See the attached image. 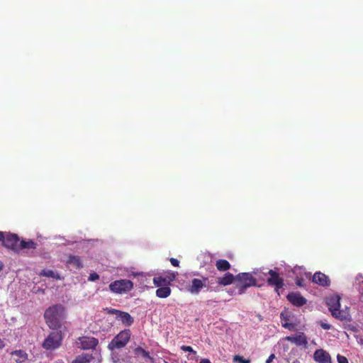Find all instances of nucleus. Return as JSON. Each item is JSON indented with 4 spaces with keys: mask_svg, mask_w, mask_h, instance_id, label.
Instances as JSON below:
<instances>
[{
    "mask_svg": "<svg viewBox=\"0 0 363 363\" xmlns=\"http://www.w3.org/2000/svg\"><path fill=\"white\" fill-rule=\"evenodd\" d=\"M50 329L52 331L47 336V350L60 347L63 338L61 328Z\"/></svg>",
    "mask_w": 363,
    "mask_h": 363,
    "instance_id": "6",
    "label": "nucleus"
},
{
    "mask_svg": "<svg viewBox=\"0 0 363 363\" xmlns=\"http://www.w3.org/2000/svg\"><path fill=\"white\" fill-rule=\"evenodd\" d=\"M40 274L41 276H45V269H43V270L40 272Z\"/></svg>",
    "mask_w": 363,
    "mask_h": 363,
    "instance_id": "40",
    "label": "nucleus"
},
{
    "mask_svg": "<svg viewBox=\"0 0 363 363\" xmlns=\"http://www.w3.org/2000/svg\"><path fill=\"white\" fill-rule=\"evenodd\" d=\"M131 333L129 329L121 331L116 335L108 345V350L113 351L124 347L130 341Z\"/></svg>",
    "mask_w": 363,
    "mask_h": 363,
    "instance_id": "4",
    "label": "nucleus"
},
{
    "mask_svg": "<svg viewBox=\"0 0 363 363\" xmlns=\"http://www.w3.org/2000/svg\"><path fill=\"white\" fill-rule=\"evenodd\" d=\"M314 360L319 363H331L330 354L322 349L317 350L313 354Z\"/></svg>",
    "mask_w": 363,
    "mask_h": 363,
    "instance_id": "15",
    "label": "nucleus"
},
{
    "mask_svg": "<svg viewBox=\"0 0 363 363\" xmlns=\"http://www.w3.org/2000/svg\"><path fill=\"white\" fill-rule=\"evenodd\" d=\"M320 325L321 328L325 330H330L331 328V325L328 323L320 322Z\"/></svg>",
    "mask_w": 363,
    "mask_h": 363,
    "instance_id": "34",
    "label": "nucleus"
},
{
    "mask_svg": "<svg viewBox=\"0 0 363 363\" xmlns=\"http://www.w3.org/2000/svg\"><path fill=\"white\" fill-rule=\"evenodd\" d=\"M153 283L157 287H162L165 286H169V280H167V277L162 276L155 277L153 278Z\"/></svg>",
    "mask_w": 363,
    "mask_h": 363,
    "instance_id": "23",
    "label": "nucleus"
},
{
    "mask_svg": "<svg viewBox=\"0 0 363 363\" xmlns=\"http://www.w3.org/2000/svg\"><path fill=\"white\" fill-rule=\"evenodd\" d=\"M42 347L45 348V345H46V343H45V340H44V341L42 342Z\"/></svg>",
    "mask_w": 363,
    "mask_h": 363,
    "instance_id": "42",
    "label": "nucleus"
},
{
    "mask_svg": "<svg viewBox=\"0 0 363 363\" xmlns=\"http://www.w3.org/2000/svg\"><path fill=\"white\" fill-rule=\"evenodd\" d=\"M169 261L171 262V264L174 266V267H179V262L178 259H177L176 258H170L169 259Z\"/></svg>",
    "mask_w": 363,
    "mask_h": 363,
    "instance_id": "33",
    "label": "nucleus"
},
{
    "mask_svg": "<svg viewBox=\"0 0 363 363\" xmlns=\"http://www.w3.org/2000/svg\"><path fill=\"white\" fill-rule=\"evenodd\" d=\"M337 360L338 363H348V360H347V357H345V356L340 355V354H337Z\"/></svg>",
    "mask_w": 363,
    "mask_h": 363,
    "instance_id": "30",
    "label": "nucleus"
},
{
    "mask_svg": "<svg viewBox=\"0 0 363 363\" xmlns=\"http://www.w3.org/2000/svg\"><path fill=\"white\" fill-rule=\"evenodd\" d=\"M65 308L56 304L47 309V325L50 328H61L65 319Z\"/></svg>",
    "mask_w": 363,
    "mask_h": 363,
    "instance_id": "1",
    "label": "nucleus"
},
{
    "mask_svg": "<svg viewBox=\"0 0 363 363\" xmlns=\"http://www.w3.org/2000/svg\"><path fill=\"white\" fill-rule=\"evenodd\" d=\"M181 350L184 352H189L196 354V351H194L191 346L182 345L181 347Z\"/></svg>",
    "mask_w": 363,
    "mask_h": 363,
    "instance_id": "28",
    "label": "nucleus"
},
{
    "mask_svg": "<svg viewBox=\"0 0 363 363\" xmlns=\"http://www.w3.org/2000/svg\"><path fill=\"white\" fill-rule=\"evenodd\" d=\"M304 282H305V280L303 278H297L296 279V284L298 286L303 287L305 286Z\"/></svg>",
    "mask_w": 363,
    "mask_h": 363,
    "instance_id": "31",
    "label": "nucleus"
},
{
    "mask_svg": "<svg viewBox=\"0 0 363 363\" xmlns=\"http://www.w3.org/2000/svg\"><path fill=\"white\" fill-rule=\"evenodd\" d=\"M92 358L93 357L91 354H83L82 355L77 356L72 363H89L92 359Z\"/></svg>",
    "mask_w": 363,
    "mask_h": 363,
    "instance_id": "24",
    "label": "nucleus"
},
{
    "mask_svg": "<svg viewBox=\"0 0 363 363\" xmlns=\"http://www.w3.org/2000/svg\"><path fill=\"white\" fill-rule=\"evenodd\" d=\"M207 282H208V278L206 277H202V279L194 278L191 280V284L188 286L187 290L191 294L195 295L199 294L204 287L207 288V291H215L211 286L206 284Z\"/></svg>",
    "mask_w": 363,
    "mask_h": 363,
    "instance_id": "5",
    "label": "nucleus"
},
{
    "mask_svg": "<svg viewBox=\"0 0 363 363\" xmlns=\"http://www.w3.org/2000/svg\"><path fill=\"white\" fill-rule=\"evenodd\" d=\"M12 355L16 356L17 358L15 359L16 363H21L28 359V354L26 352L21 350H15L11 352Z\"/></svg>",
    "mask_w": 363,
    "mask_h": 363,
    "instance_id": "21",
    "label": "nucleus"
},
{
    "mask_svg": "<svg viewBox=\"0 0 363 363\" xmlns=\"http://www.w3.org/2000/svg\"><path fill=\"white\" fill-rule=\"evenodd\" d=\"M167 280H169V284L172 281H173L175 279V274L174 273H171L169 275L166 277Z\"/></svg>",
    "mask_w": 363,
    "mask_h": 363,
    "instance_id": "35",
    "label": "nucleus"
},
{
    "mask_svg": "<svg viewBox=\"0 0 363 363\" xmlns=\"http://www.w3.org/2000/svg\"><path fill=\"white\" fill-rule=\"evenodd\" d=\"M121 313V311L114 309V308L108 310V313L116 315L117 318H118Z\"/></svg>",
    "mask_w": 363,
    "mask_h": 363,
    "instance_id": "32",
    "label": "nucleus"
},
{
    "mask_svg": "<svg viewBox=\"0 0 363 363\" xmlns=\"http://www.w3.org/2000/svg\"><path fill=\"white\" fill-rule=\"evenodd\" d=\"M4 268V264L1 261H0V271H1Z\"/></svg>",
    "mask_w": 363,
    "mask_h": 363,
    "instance_id": "41",
    "label": "nucleus"
},
{
    "mask_svg": "<svg viewBox=\"0 0 363 363\" xmlns=\"http://www.w3.org/2000/svg\"><path fill=\"white\" fill-rule=\"evenodd\" d=\"M4 240L2 246L15 252H18L20 239L16 234L9 232H4Z\"/></svg>",
    "mask_w": 363,
    "mask_h": 363,
    "instance_id": "8",
    "label": "nucleus"
},
{
    "mask_svg": "<svg viewBox=\"0 0 363 363\" xmlns=\"http://www.w3.org/2000/svg\"><path fill=\"white\" fill-rule=\"evenodd\" d=\"M133 289V283L128 279H119L109 284V289L116 294L127 293Z\"/></svg>",
    "mask_w": 363,
    "mask_h": 363,
    "instance_id": "7",
    "label": "nucleus"
},
{
    "mask_svg": "<svg viewBox=\"0 0 363 363\" xmlns=\"http://www.w3.org/2000/svg\"><path fill=\"white\" fill-rule=\"evenodd\" d=\"M80 344L83 350H94L99 344V340L93 337H82L80 338Z\"/></svg>",
    "mask_w": 363,
    "mask_h": 363,
    "instance_id": "12",
    "label": "nucleus"
},
{
    "mask_svg": "<svg viewBox=\"0 0 363 363\" xmlns=\"http://www.w3.org/2000/svg\"><path fill=\"white\" fill-rule=\"evenodd\" d=\"M164 363H168V362L164 361Z\"/></svg>",
    "mask_w": 363,
    "mask_h": 363,
    "instance_id": "44",
    "label": "nucleus"
},
{
    "mask_svg": "<svg viewBox=\"0 0 363 363\" xmlns=\"http://www.w3.org/2000/svg\"><path fill=\"white\" fill-rule=\"evenodd\" d=\"M171 289L169 286L159 287L156 290V296L161 298H165L171 294Z\"/></svg>",
    "mask_w": 363,
    "mask_h": 363,
    "instance_id": "20",
    "label": "nucleus"
},
{
    "mask_svg": "<svg viewBox=\"0 0 363 363\" xmlns=\"http://www.w3.org/2000/svg\"><path fill=\"white\" fill-rule=\"evenodd\" d=\"M237 275L234 276L232 273L226 272L223 277L217 279V282L220 286H228L233 282L236 283Z\"/></svg>",
    "mask_w": 363,
    "mask_h": 363,
    "instance_id": "16",
    "label": "nucleus"
},
{
    "mask_svg": "<svg viewBox=\"0 0 363 363\" xmlns=\"http://www.w3.org/2000/svg\"><path fill=\"white\" fill-rule=\"evenodd\" d=\"M293 315L288 310H284L280 314V319L283 328L289 330H294L296 328V324L292 322Z\"/></svg>",
    "mask_w": 363,
    "mask_h": 363,
    "instance_id": "10",
    "label": "nucleus"
},
{
    "mask_svg": "<svg viewBox=\"0 0 363 363\" xmlns=\"http://www.w3.org/2000/svg\"><path fill=\"white\" fill-rule=\"evenodd\" d=\"M125 326H130L133 322V318L127 312L121 311L118 318Z\"/></svg>",
    "mask_w": 363,
    "mask_h": 363,
    "instance_id": "18",
    "label": "nucleus"
},
{
    "mask_svg": "<svg viewBox=\"0 0 363 363\" xmlns=\"http://www.w3.org/2000/svg\"><path fill=\"white\" fill-rule=\"evenodd\" d=\"M286 298L292 305L297 307H301L307 302V300L299 292H291L287 295Z\"/></svg>",
    "mask_w": 363,
    "mask_h": 363,
    "instance_id": "11",
    "label": "nucleus"
},
{
    "mask_svg": "<svg viewBox=\"0 0 363 363\" xmlns=\"http://www.w3.org/2000/svg\"><path fill=\"white\" fill-rule=\"evenodd\" d=\"M340 297L337 295H332L328 297L326 299V303L328 306V309L334 318L341 321L350 320V314L349 310L347 308H345V310H340Z\"/></svg>",
    "mask_w": 363,
    "mask_h": 363,
    "instance_id": "2",
    "label": "nucleus"
},
{
    "mask_svg": "<svg viewBox=\"0 0 363 363\" xmlns=\"http://www.w3.org/2000/svg\"><path fill=\"white\" fill-rule=\"evenodd\" d=\"M233 361L235 362H238L239 363H250V359H244L243 357L240 356V355L234 356Z\"/></svg>",
    "mask_w": 363,
    "mask_h": 363,
    "instance_id": "26",
    "label": "nucleus"
},
{
    "mask_svg": "<svg viewBox=\"0 0 363 363\" xmlns=\"http://www.w3.org/2000/svg\"><path fill=\"white\" fill-rule=\"evenodd\" d=\"M47 277H52L56 279H60V276L52 270L47 271Z\"/></svg>",
    "mask_w": 363,
    "mask_h": 363,
    "instance_id": "27",
    "label": "nucleus"
},
{
    "mask_svg": "<svg viewBox=\"0 0 363 363\" xmlns=\"http://www.w3.org/2000/svg\"><path fill=\"white\" fill-rule=\"evenodd\" d=\"M275 358V354H271L269 357L267 358V359L266 360V363H271L274 359Z\"/></svg>",
    "mask_w": 363,
    "mask_h": 363,
    "instance_id": "36",
    "label": "nucleus"
},
{
    "mask_svg": "<svg viewBox=\"0 0 363 363\" xmlns=\"http://www.w3.org/2000/svg\"><path fill=\"white\" fill-rule=\"evenodd\" d=\"M216 267L220 272H226L230 269L231 264L228 260L220 259L216 262Z\"/></svg>",
    "mask_w": 363,
    "mask_h": 363,
    "instance_id": "19",
    "label": "nucleus"
},
{
    "mask_svg": "<svg viewBox=\"0 0 363 363\" xmlns=\"http://www.w3.org/2000/svg\"><path fill=\"white\" fill-rule=\"evenodd\" d=\"M292 363H300V362L298 359H296Z\"/></svg>",
    "mask_w": 363,
    "mask_h": 363,
    "instance_id": "43",
    "label": "nucleus"
},
{
    "mask_svg": "<svg viewBox=\"0 0 363 363\" xmlns=\"http://www.w3.org/2000/svg\"><path fill=\"white\" fill-rule=\"evenodd\" d=\"M5 347V344L3 340L0 338V349H3Z\"/></svg>",
    "mask_w": 363,
    "mask_h": 363,
    "instance_id": "38",
    "label": "nucleus"
},
{
    "mask_svg": "<svg viewBox=\"0 0 363 363\" xmlns=\"http://www.w3.org/2000/svg\"><path fill=\"white\" fill-rule=\"evenodd\" d=\"M267 274L269 275V277L267 279V284L269 286H274V291L279 296V289L283 288L284 285V279L273 269H269L267 272Z\"/></svg>",
    "mask_w": 363,
    "mask_h": 363,
    "instance_id": "9",
    "label": "nucleus"
},
{
    "mask_svg": "<svg viewBox=\"0 0 363 363\" xmlns=\"http://www.w3.org/2000/svg\"><path fill=\"white\" fill-rule=\"evenodd\" d=\"M98 279H99V276L96 272H93V273L90 274V275H89V277L88 278V280L91 281H96Z\"/></svg>",
    "mask_w": 363,
    "mask_h": 363,
    "instance_id": "29",
    "label": "nucleus"
},
{
    "mask_svg": "<svg viewBox=\"0 0 363 363\" xmlns=\"http://www.w3.org/2000/svg\"><path fill=\"white\" fill-rule=\"evenodd\" d=\"M67 263L73 265L76 269L82 267V264L79 256H70L67 260Z\"/></svg>",
    "mask_w": 363,
    "mask_h": 363,
    "instance_id": "25",
    "label": "nucleus"
},
{
    "mask_svg": "<svg viewBox=\"0 0 363 363\" xmlns=\"http://www.w3.org/2000/svg\"><path fill=\"white\" fill-rule=\"evenodd\" d=\"M134 354L139 357V356H142L144 358H147L151 362L154 363L155 362V359L153 357H152L149 352H147L146 350H145L143 348H142L141 347H138L136 348H135L134 350Z\"/></svg>",
    "mask_w": 363,
    "mask_h": 363,
    "instance_id": "22",
    "label": "nucleus"
},
{
    "mask_svg": "<svg viewBox=\"0 0 363 363\" xmlns=\"http://www.w3.org/2000/svg\"><path fill=\"white\" fill-rule=\"evenodd\" d=\"M200 363H211V361L207 358L201 359Z\"/></svg>",
    "mask_w": 363,
    "mask_h": 363,
    "instance_id": "37",
    "label": "nucleus"
},
{
    "mask_svg": "<svg viewBox=\"0 0 363 363\" xmlns=\"http://www.w3.org/2000/svg\"><path fill=\"white\" fill-rule=\"evenodd\" d=\"M37 244L32 240L19 241L18 252L23 250H34L36 248Z\"/></svg>",
    "mask_w": 363,
    "mask_h": 363,
    "instance_id": "17",
    "label": "nucleus"
},
{
    "mask_svg": "<svg viewBox=\"0 0 363 363\" xmlns=\"http://www.w3.org/2000/svg\"><path fill=\"white\" fill-rule=\"evenodd\" d=\"M312 281L321 286H328L330 284L329 277L320 272H317L313 274Z\"/></svg>",
    "mask_w": 363,
    "mask_h": 363,
    "instance_id": "13",
    "label": "nucleus"
},
{
    "mask_svg": "<svg viewBox=\"0 0 363 363\" xmlns=\"http://www.w3.org/2000/svg\"><path fill=\"white\" fill-rule=\"evenodd\" d=\"M4 232L3 231H0V242L2 243V241L4 240Z\"/></svg>",
    "mask_w": 363,
    "mask_h": 363,
    "instance_id": "39",
    "label": "nucleus"
},
{
    "mask_svg": "<svg viewBox=\"0 0 363 363\" xmlns=\"http://www.w3.org/2000/svg\"><path fill=\"white\" fill-rule=\"evenodd\" d=\"M257 280L252 274L248 272H241L237 274L236 288L239 294H242L245 290L251 286H256Z\"/></svg>",
    "mask_w": 363,
    "mask_h": 363,
    "instance_id": "3",
    "label": "nucleus"
},
{
    "mask_svg": "<svg viewBox=\"0 0 363 363\" xmlns=\"http://www.w3.org/2000/svg\"><path fill=\"white\" fill-rule=\"evenodd\" d=\"M59 363H63V362H59Z\"/></svg>",
    "mask_w": 363,
    "mask_h": 363,
    "instance_id": "45",
    "label": "nucleus"
},
{
    "mask_svg": "<svg viewBox=\"0 0 363 363\" xmlns=\"http://www.w3.org/2000/svg\"><path fill=\"white\" fill-rule=\"evenodd\" d=\"M285 340L295 343L297 346H306L308 345L307 337L303 333H300L295 336H286Z\"/></svg>",
    "mask_w": 363,
    "mask_h": 363,
    "instance_id": "14",
    "label": "nucleus"
}]
</instances>
